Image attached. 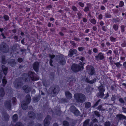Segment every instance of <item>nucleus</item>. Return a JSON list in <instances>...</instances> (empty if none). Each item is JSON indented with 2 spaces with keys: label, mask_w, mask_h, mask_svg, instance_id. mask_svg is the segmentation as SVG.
I'll list each match as a JSON object with an SVG mask.
<instances>
[{
  "label": "nucleus",
  "mask_w": 126,
  "mask_h": 126,
  "mask_svg": "<svg viewBox=\"0 0 126 126\" xmlns=\"http://www.w3.org/2000/svg\"><path fill=\"white\" fill-rule=\"evenodd\" d=\"M95 114L98 117H99L100 116V114L98 112L96 111H95L94 112Z\"/></svg>",
  "instance_id": "nucleus-46"
},
{
  "label": "nucleus",
  "mask_w": 126,
  "mask_h": 126,
  "mask_svg": "<svg viewBox=\"0 0 126 126\" xmlns=\"http://www.w3.org/2000/svg\"><path fill=\"white\" fill-rule=\"evenodd\" d=\"M120 102L122 104H124L125 103V102L123 99L122 98H120L119 99Z\"/></svg>",
  "instance_id": "nucleus-34"
},
{
  "label": "nucleus",
  "mask_w": 126,
  "mask_h": 126,
  "mask_svg": "<svg viewBox=\"0 0 126 126\" xmlns=\"http://www.w3.org/2000/svg\"><path fill=\"white\" fill-rule=\"evenodd\" d=\"M97 109L100 111H104L106 110L105 109H104L103 108H102V106L101 105L99 106L98 107H97Z\"/></svg>",
  "instance_id": "nucleus-27"
},
{
  "label": "nucleus",
  "mask_w": 126,
  "mask_h": 126,
  "mask_svg": "<svg viewBox=\"0 0 126 126\" xmlns=\"http://www.w3.org/2000/svg\"><path fill=\"white\" fill-rule=\"evenodd\" d=\"M3 117L4 119L6 121H7L9 120V116L6 113H5L3 114Z\"/></svg>",
  "instance_id": "nucleus-23"
},
{
  "label": "nucleus",
  "mask_w": 126,
  "mask_h": 126,
  "mask_svg": "<svg viewBox=\"0 0 126 126\" xmlns=\"http://www.w3.org/2000/svg\"><path fill=\"white\" fill-rule=\"evenodd\" d=\"M53 62V61L52 60V59H50V61H49V64H50V65L51 66H53V65L52 64V63Z\"/></svg>",
  "instance_id": "nucleus-59"
},
{
  "label": "nucleus",
  "mask_w": 126,
  "mask_h": 126,
  "mask_svg": "<svg viewBox=\"0 0 126 126\" xmlns=\"http://www.w3.org/2000/svg\"><path fill=\"white\" fill-rule=\"evenodd\" d=\"M51 119V118L50 116H47L45 118L44 121V126H48L50 122V121Z\"/></svg>",
  "instance_id": "nucleus-10"
},
{
  "label": "nucleus",
  "mask_w": 126,
  "mask_h": 126,
  "mask_svg": "<svg viewBox=\"0 0 126 126\" xmlns=\"http://www.w3.org/2000/svg\"><path fill=\"white\" fill-rule=\"evenodd\" d=\"M5 106L6 107L10 110L11 107V101L9 100L5 102Z\"/></svg>",
  "instance_id": "nucleus-17"
},
{
  "label": "nucleus",
  "mask_w": 126,
  "mask_h": 126,
  "mask_svg": "<svg viewBox=\"0 0 126 126\" xmlns=\"http://www.w3.org/2000/svg\"><path fill=\"white\" fill-rule=\"evenodd\" d=\"M113 28L115 31H117L118 29V26L117 24H114L113 25Z\"/></svg>",
  "instance_id": "nucleus-29"
},
{
  "label": "nucleus",
  "mask_w": 126,
  "mask_h": 126,
  "mask_svg": "<svg viewBox=\"0 0 126 126\" xmlns=\"http://www.w3.org/2000/svg\"><path fill=\"white\" fill-rule=\"evenodd\" d=\"M100 100L99 99L98 100V101L96 102V103L94 104V106L95 107L97 106L98 104V103L100 101Z\"/></svg>",
  "instance_id": "nucleus-53"
},
{
  "label": "nucleus",
  "mask_w": 126,
  "mask_h": 126,
  "mask_svg": "<svg viewBox=\"0 0 126 126\" xmlns=\"http://www.w3.org/2000/svg\"><path fill=\"white\" fill-rule=\"evenodd\" d=\"M79 4L81 7H83L84 5V4L83 3L81 2H79Z\"/></svg>",
  "instance_id": "nucleus-49"
},
{
  "label": "nucleus",
  "mask_w": 126,
  "mask_h": 126,
  "mask_svg": "<svg viewBox=\"0 0 126 126\" xmlns=\"http://www.w3.org/2000/svg\"><path fill=\"white\" fill-rule=\"evenodd\" d=\"M18 119L17 116L16 114H15L13 116L12 119L15 122Z\"/></svg>",
  "instance_id": "nucleus-26"
},
{
  "label": "nucleus",
  "mask_w": 126,
  "mask_h": 126,
  "mask_svg": "<svg viewBox=\"0 0 126 126\" xmlns=\"http://www.w3.org/2000/svg\"><path fill=\"white\" fill-rule=\"evenodd\" d=\"M28 75L29 77H30L33 80L35 81L37 79L35 77V74L33 72L29 71L28 73Z\"/></svg>",
  "instance_id": "nucleus-12"
},
{
  "label": "nucleus",
  "mask_w": 126,
  "mask_h": 126,
  "mask_svg": "<svg viewBox=\"0 0 126 126\" xmlns=\"http://www.w3.org/2000/svg\"><path fill=\"white\" fill-rule=\"evenodd\" d=\"M74 98L77 102L83 103L85 99V95L81 93H77L74 94Z\"/></svg>",
  "instance_id": "nucleus-1"
},
{
  "label": "nucleus",
  "mask_w": 126,
  "mask_h": 126,
  "mask_svg": "<svg viewBox=\"0 0 126 126\" xmlns=\"http://www.w3.org/2000/svg\"><path fill=\"white\" fill-rule=\"evenodd\" d=\"M2 68L3 71L4 73L6 75L7 73L8 68L6 67L4 65H2Z\"/></svg>",
  "instance_id": "nucleus-21"
},
{
  "label": "nucleus",
  "mask_w": 126,
  "mask_h": 126,
  "mask_svg": "<svg viewBox=\"0 0 126 126\" xmlns=\"http://www.w3.org/2000/svg\"><path fill=\"white\" fill-rule=\"evenodd\" d=\"M89 122V120H86L84 123L83 126H87Z\"/></svg>",
  "instance_id": "nucleus-31"
},
{
  "label": "nucleus",
  "mask_w": 126,
  "mask_h": 126,
  "mask_svg": "<svg viewBox=\"0 0 126 126\" xmlns=\"http://www.w3.org/2000/svg\"><path fill=\"white\" fill-rule=\"evenodd\" d=\"M111 53H112V51L111 50H109L108 51V52L107 53V54H108V55L110 56V54Z\"/></svg>",
  "instance_id": "nucleus-57"
},
{
  "label": "nucleus",
  "mask_w": 126,
  "mask_h": 126,
  "mask_svg": "<svg viewBox=\"0 0 126 126\" xmlns=\"http://www.w3.org/2000/svg\"><path fill=\"white\" fill-rule=\"evenodd\" d=\"M4 18L6 20H9V17L7 15H5L4 16Z\"/></svg>",
  "instance_id": "nucleus-39"
},
{
  "label": "nucleus",
  "mask_w": 126,
  "mask_h": 126,
  "mask_svg": "<svg viewBox=\"0 0 126 126\" xmlns=\"http://www.w3.org/2000/svg\"><path fill=\"white\" fill-rule=\"evenodd\" d=\"M70 110L74 115L78 116L79 115L80 112L74 106H71L70 108Z\"/></svg>",
  "instance_id": "nucleus-9"
},
{
  "label": "nucleus",
  "mask_w": 126,
  "mask_h": 126,
  "mask_svg": "<svg viewBox=\"0 0 126 126\" xmlns=\"http://www.w3.org/2000/svg\"><path fill=\"white\" fill-rule=\"evenodd\" d=\"M23 89L25 92L26 93H29L31 91L30 88L27 86H24Z\"/></svg>",
  "instance_id": "nucleus-19"
},
{
  "label": "nucleus",
  "mask_w": 126,
  "mask_h": 126,
  "mask_svg": "<svg viewBox=\"0 0 126 126\" xmlns=\"http://www.w3.org/2000/svg\"><path fill=\"white\" fill-rule=\"evenodd\" d=\"M105 16L107 18H110L111 17V16L108 13H106L105 14Z\"/></svg>",
  "instance_id": "nucleus-43"
},
{
  "label": "nucleus",
  "mask_w": 126,
  "mask_h": 126,
  "mask_svg": "<svg viewBox=\"0 0 126 126\" xmlns=\"http://www.w3.org/2000/svg\"><path fill=\"white\" fill-rule=\"evenodd\" d=\"M110 123L109 122H106L105 123V126H110Z\"/></svg>",
  "instance_id": "nucleus-37"
},
{
  "label": "nucleus",
  "mask_w": 126,
  "mask_h": 126,
  "mask_svg": "<svg viewBox=\"0 0 126 126\" xmlns=\"http://www.w3.org/2000/svg\"><path fill=\"white\" fill-rule=\"evenodd\" d=\"M122 110L123 111V112L125 113H126V108H125L124 107L122 108Z\"/></svg>",
  "instance_id": "nucleus-64"
},
{
  "label": "nucleus",
  "mask_w": 126,
  "mask_h": 126,
  "mask_svg": "<svg viewBox=\"0 0 126 126\" xmlns=\"http://www.w3.org/2000/svg\"><path fill=\"white\" fill-rule=\"evenodd\" d=\"M65 95L67 98H71L72 97L71 94L69 91H66L65 92Z\"/></svg>",
  "instance_id": "nucleus-20"
},
{
  "label": "nucleus",
  "mask_w": 126,
  "mask_h": 126,
  "mask_svg": "<svg viewBox=\"0 0 126 126\" xmlns=\"http://www.w3.org/2000/svg\"><path fill=\"white\" fill-rule=\"evenodd\" d=\"M95 57L96 59L98 60H102L104 59V57L102 53H100L97 56H95Z\"/></svg>",
  "instance_id": "nucleus-15"
},
{
  "label": "nucleus",
  "mask_w": 126,
  "mask_h": 126,
  "mask_svg": "<svg viewBox=\"0 0 126 126\" xmlns=\"http://www.w3.org/2000/svg\"><path fill=\"white\" fill-rule=\"evenodd\" d=\"M42 116L41 114H38L37 118L38 119H39L42 118Z\"/></svg>",
  "instance_id": "nucleus-48"
},
{
  "label": "nucleus",
  "mask_w": 126,
  "mask_h": 126,
  "mask_svg": "<svg viewBox=\"0 0 126 126\" xmlns=\"http://www.w3.org/2000/svg\"><path fill=\"white\" fill-rule=\"evenodd\" d=\"M87 72L91 75H95V71L94 68L91 65H88L86 66Z\"/></svg>",
  "instance_id": "nucleus-5"
},
{
  "label": "nucleus",
  "mask_w": 126,
  "mask_h": 126,
  "mask_svg": "<svg viewBox=\"0 0 126 126\" xmlns=\"http://www.w3.org/2000/svg\"><path fill=\"white\" fill-rule=\"evenodd\" d=\"M91 22L94 24H95L96 23L95 20L94 18L91 19L90 20Z\"/></svg>",
  "instance_id": "nucleus-36"
},
{
  "label": "nucleus",
  "mask_w": 126,
  "mask_h": 126,
  "mask_svg": "<svg viewBox=\"0 0 126 126\" xmlns=\"http://www.w3.org/2000/svg\"><path fill=\"white\" fill-rule=\"evenodd\" d=\"M17 61L21 63L22 61L23 60L21 58H19L18 59Z\"/></svg>",
  "instance_id": "nucleus-55"
},
{
  "label": "nucleus",
  "mask_w": 126,
  "mask_h": 126,
  "mask_svg": "<svg viewBox=\"0 0 126 126\" xmlns=\"http://www.w3.org/2000/svg\"><path fill=\"white\" fill-rule=\"evenodd\" d=\"M98 89L99 92L97 94V95L99 97L102 98L104 95L103 92L105 91V89L103 86L101 85L99 87Z\"/></svg>",
  "instance_id": "nucleus-7"
},
{
  "label": "nucleus",
  "mask_w": 126,
  "mask_h": 126,
  "mask_svg": "<svg viewBox=\"0 0 126 126\" xmlns=\"http://www.w3.org/2000/svg\"><path fill=\"white\" fill-rule=\"evenodd\" d=\"M70 43L73 46H74L75 47H76V44L74 41H70Z\"/></svg>",
  "instance_id": "nucleus-50"
},
{
  "label": "nucleus",
  "mask_w": 126,
  "mask_h": 126,
  "mask_svg": "<svg viewBox=\"0 0 126 126\" xmlns=\"http://www.w3.org/2000/svg\"><path fill=\"white\" fill-rule=\"evenodd\" d=\"M65 56H62L59 57L58 62L60 64L63 65L66 62L65 59Z\"/></svg>",
  "instance_id": "nucleus-11"
},
{
  "label": "nucleus",
  "mask_w": 126,
  "mask_h": 126,
  "mask_svg": "<svg viewBox=\"0 0 126 126\" xmlns=\"http://www.w3.org/2000/svg\"><path fill=\"white\" fill-rule=\"evenodd\" d=\"M72 9L75 11H76L77 10V8L74 6H73L72 7Z\"/></svg>",
  "instance_id": "nucleus-45"
},
{
  "label": "nucleus",
  "mask_w": 126,
  "mask_h": 126,
  "mask_svg": "<svg viewBox=\"0 0 126 126\" xmlns=\"http://www.w3.org/2000/svg\"><path fill=\"white\" fill-rule=\"evenodd\" d=\"M11 62H12V63H11V65L12 66H13L15 65V61L14 60H11Z\"/></svg>",
  "instance_id": "nucleus-41"
},
{
  "label": "nucleus",
  "mask_w": 126,
  "mask_h": 126,
  "mask_svg": "<svg viewBox=\"0 0 126 126\" xmlns=\"http://www.w3.org/2000/svg\"><path fill=\"white\" fill-rule=\"evenodd\" d=\"M12 100H13V102L14 103L16 102V98L15 97H13L12 99Z\"/></svg>",
  "instance_id": "nucleus-63"
},
{
  "label": "nucleus",
  "mask_w": 126,
  "mask_h": 126,
  "mask_svg": "<svg viewBox=\"0 0 126 126\" xmlns=\"http://www.w3.org/2000/svg\"><path fill=\"white\" fill-rule=\"evenodd\" d=\"M93 51L94 53H96L98 51L97 49L96 48H94L93 49Z\"/></svg>",
  "instance_id": "nucleus-60"
},
{
  "label": "nucleus",
  "mask_w": 126,
  "mask_h": 126,
  "mask_svg": "<svg viewBox=\"0 0 126 126\" xmlns=\"http://www.w3.org/2000/svg\"><path fill=\"white\" fill-rule=\"evenodd\" d=\"M0 50L3 52H7L9 50V47L5 43H2L0 45Z\"/></svg>",
  "instance_id": "nucleus-6"
},
{
  "label": "nucleus",
  "mask_w": 126,
  "mask_h": 126,
  "mask_svg": "<svg viewBox=\"0 0 126 126\" xmlns=\"http://www.w3.org/2000/svg\"><path fill=\"white\" fill-rule=\"evenodd\" d=\"M31 97L29 95H27L26 97V101L23 102L21 105L22 109L24 110H26L27 107V105L30 102Z\"/></svg>",
  "instance_id": "nucleus-3"
},
{
  "label": "nucleus",
  "mask_w": 126,
  "mask_h": 126,
  "mask_svg": "<svg viewBox=\"0 0 126 126\" xmlns=\"http://www.w3.org/2000/svg\"><path fill=\"white\" fill-rule=\"evenodd\" d=\"M115 99L116 98L115 96L114 95H112V97L111 98V99L112 101L114 100H115Z\"/></svg>",
  "instance_id": "nucleus-58"
},
{
  "label": "nucleus",
  "mask_w": 126,
  "mask_h": 126,
  "mask_svg": "<svg viewBox=\"0 0 126 126\" xmlns=\"http://www.w3.org/2000/svg\"><path fill=\"white\" fill-rule=\"evenodd\" d=\"M2 63L4 64H5L6 63V61L5 60V58L4 57H2Z\"/></svg>",
  "instance_id": "nucleus-38"
},
{
  "label": "nucleus",
  "mask_w": 126,
  "mask_h": 126,
  "mask_svg": "<svg viewBox=\"0 0 126 126\" xmlns=\"http://www.w3.org/2000/svg\"><path fill=\"white\" fill-rule=\"evenodd\" d=\"M110 40L112 42H114L115 40V38H113L112 37H110Z\"/></svg>",
  "instance_id": "nucleus-52"
},
{
  "label": "nucleus",
  "mask_w": 126,
  "mask_h": 126,
  "mask_svg": "<svg viewBox=\"0 0 126 126\" xmlns=\"http://www.w3.org/2000/svg\"><path fill=\"white\" fill-rule=\"evenodd\" d=\"M116 118L118 120L123 119L126 120V117L121 114H119L116 116Z\"/></svg>",
  "instance_id": "nucleus-13"
},
{
  "label": "nucleus",
  "mask_w": 126,
  "mask_h": 126,
  "mask_svg": "<svg viewBox=\"0 0 126 126\" xmlns=\"http://www.w3.org/2000/svg\"><path fill=\"white\" fill-rule=\"evenodd\" d=\"M79 18L80 19L81 16L82 14L80 12H78L77 13Z\"/></svg>",
  "instance_id": "nucleus-44"
},
{
  "label": "nucleus",
  "mask_w": 126,
  "mask_h": 126,
  "mask_svg": "<svg viewBox=\"0 0 126 126\" xmlns=\"http://www.w3.org/2000/svg\"><path fill=\"white\" fill-rule=\"evenodd\" d=\"M83 68V64L81 62L80 63L79 65L74 64L71 66L72 70L73 71L76 72L82 70Z\"/></svg>",
  "instance_id": "nucleus-2"
},
{
  "label": "nucleus",
  "mask_w": 126,
  "mask_h": 126,
  "mask_svg": "<svg viewBox=\"0 0 126 126\" xmlns=\"http://www.w3.org/2000/svg\"><path fill=\"white\" fill-rule=\"evenodd\" d=\"M2 72L1 71H0V82L1 81V79L2 77Z\"/></svg>",
  "instance_id": "nucleus-47"
},
{
  "label": "nucleus",
  "mask_w": 126,
  "mask_h": 126,
  "mask_svg": "<svg viewBox=\"0 0 126 126\" xmlns=\"http://www.w3.org/2000/svg\"><path fill=\"white\" fill-rule=\"evenodd\" d=\"M63 124L64 126H69L68 123L67 121H64L63 122Z\"/></svg>",
  "instance_id": "nucleus-30"
},
{
  "label": "nucleus",
  "mask_w": 126,
  "mask_h": 126,
  "mask_svg": "<svg viewBox=\"0 0 126 126\" xmlns=\"http://www.w3.org/2000/svg\"><path fill=\"white\" fill-rule=\"evenodd\" d=\"M28 115L30 118L32 119H35V114L32 111H30L28 112Z\"/></svg>",
  "instance_id": "nucleus-18"
},
{
  "label": "nucleus",
  "mask_w": 126,
  "mask_h": 126,
  "mask_svg": "<svg viewBox=\"0 0 126 126\" xmlns=\"http://www.w3.org/2000/svg\"><path fill=\"white\" fill-rule=\"evenodd\" d=\"M86 80L88 83L91 84H92L96 81V79L95 78H94L91 80H87V79H86Z\"/></svg>",
  "instance_id": "nucleus-25"
},
{
  "label": "nucleus",
  "mask_w": 126,
  "mask_h": 126,
  "mask_svg": "<svg viewBox=\"0 0 126 126\" xmlns=\"http://www.w3.org/2000/svg\"><path fill=\"white\" fill-rule=\"evenodd\" d=\"M69 53L68 54V56L70 57L72 56L74 54H76L77 53V51L75 49L72 50L70 49L69 52Z\"/></svg>",
  "instance_id": "nucleus-16"
},
{
  "label": "nucleus",
  "mask_w": 126,
  "mask_h": 126,
  "mask_svg": "<svg viewBox=\"0 0 126 126\" xmlns=\"http://www.w3.org/2000/svg\"><path fill=\"white\" fill-rule=\"evenodd\" d=\"M49 57L51 58V59H52L55 57V56L54 55H50Z\"/></svg>",
  "instance_id": "nucleus-61"
},
{
  "label": "nucleus",
  "mask_w": 126,
  "mask_h": 126,
  "mask_svg": "<svg viewBox=\"0 0 126 126\" xmlns=\"http://www.w3.org/2000/svg\"><path fill=\"white\" fill-rule=\"evenodd\" d=\"M83 10L86 12L89 11V7L88 6L85 7Z\"/></svg>",
  "instance_id": "nucleus-33"
},
{
  "label": "nucleus",
  "mask_w": 126,
  "mask_h": 126,
  "mask_svg": "<svg viewBox=\"0 0 126 126\" xmlns=\"http://www.w3.org/2000/svg\"><path fill=\"white\" fill-rule=\"evenodd\" d=\"M125 27L124 26L122 25L121 26V32H123L125 31L124 29Z\"/></svg>",
  "instance_id": "nucleus-40"
},
{
  "label": "nucleus",
  "mask_w": 126,
  "mask_h": 126,
  "mask_svg": "<svg viewBox=\"0 0 126 126\" xmlns=\"http://www.w3.org/2000/svg\"><path fill=\"white\" fill-rule=\"evenodd\" d=\"M21 82L22 80L20 79L16 80L14 83L15 87L17 88H20L22 84Z\"/></svg>",
  "instance_id": "nucleus-8"
},
{
  "label": "nucleus",
  "mask_w": 126,
  "mask_h": 126,
  "mask_svg": "<svg viewBox=\"0 0 126 126\" xmlns=\"http://www.w3.org/2000/svg\"><path fill=\"white\" fill-rule=\"evenodd\" d=\"M39 63L38 62H36L34 63L33 65V67L34 70L36 71H38Z\"/></svg>",
  "instance_id": "nucleus-14"
},
{
  "label": "nucleus",
  "mask_w": 126,
  "mask_h": 126,
  "mask_svg": "<svg viewBox=\"0 0 126 126\" xmlns=\"http://www.w3.org/2000/svg\"><path fill=\"white\" fill-rule=\"evenodd\" d=\"M85 108H88L91 106V103L89 102H85L84 103Z\"/></svg>",
  "instance_id": "nucleus-24"
},
{
  "label": "nucleus",
  "mask_w": 126,
  "mask_h": 126,
  "mask_svg": "<svg viewBox=\"0 0 126 126\" xmlns=\"http://www.w3.org/2000/svg\"><path fill=\"white\" fill-rule=\"evenodd\" d=\"M5 77H4L2 79V83L3 84V86H4L5 84L7 82L6 80L4 79Z\"/></svg>",
  "instance_id": "nucleus-32"
},
{
  "label": "nucleus",
  "mask_w": 126,
  "mask_h": 126,
  "mask_svg": "<svg viewBox=\"0 0 126 126\" xmlns=\"http://www.w3.org/2000/svg\"><path fill=\"white\" fill-rule=\"evenodd\" d=\"M15 126H23L20 123H17L16 124Z\"/></svg>",
  "instance_id": "nucleus-51"
},
{
  "label": "nucleus",
  "mask_w": 126,
  "mask_h": 126,
  "mask_svg": "<svg viewBox=\"0 0 126 126\" xmlns=\"http://www.w3.org/2000/svg\"><path fill=\"white\" fill-rule=\"evenodd\" d=\"M4 94L5 92L3 88H1L0 89V97H2Z\"/></svg>",
  "instance_id": "nucleus-22"
},
{
  "label": "nucleus",
  "mask_w": 126,
  "mask_h": 126,
  "mask_svg": "<svg viewBox=\"0 0 126 126\" xmlns=\"http://www.w3.org/2000/svg\"><path fill=\"white\" fill-rule=\"evenodd\" d=\"M102 30L104 31H106L107 29V28L105 26H103L102 28Z\"/></svg>",
  "instance_id": "nucleus-54"
},
{
  "label": "nucleus",
  "mask_w": 126,
  "mask_h": 126,
  "mask_svg": "<svg viewBox=\"0 0 126 126\" xmlns=\"http://www.w3.org/2000/svg\"><path fill=\"white\" fill-rule=\"evenodd\" d=\"M84 47H79L78 48V50L80 51H83V50L84 49Z\"/></svg>",
  "instance_id": "nucleus-42"
},
{
  "label": "nucleus",
  "mask_w": 126,
  "mask_h": 126,
  "mask_svg": "<svg viewBox=\"0 0 126 126\" xmlns=\"http://www.w3.org/2000/svg\"><path fill=\"white\" fill-rule=\"evenodd\" d=\"M59 91V87L58 86L53 85L49 89L48 93L50 94H56Z\"/></svg>",
  "instance_id": "nucleus-4"
},
{
  "label": "nucleus",
  "mask_w": 126,
  "mask_h": 126,
  "mask_svg": "<svg viewBox=\"0 0 126 126\" xmlns=\"http://www.w3.org/2000/svg\"><path fill=\"white\" fill-rule=\"evenodd\" d=\"M114 64L116 65L117 67L118 68H120L122 66L120 62L114 63Z\"/></svg>",
  "instance_id": "nucleus-28"
},
{
  "label": "nucleus",
  "mask_w": 126,
  "mask_h": 126,
  "mask_svg": "<svg viewBox=\"0 0 126 126\" xmlns=\"http://www.w3.org/2000/svg\"><path fill=\"white\" fill-rule=\"evenodd\" d=\"M93 122H98V121H97V119L95 118V119H94L93 120Z\"/></svg>",
  "instance_id": "nucleus-62"
},
{
  "label": "nucleus",
  "mask_w": 126,
  "mask_h": 126,
  "mask_svg": "<svg viewBox=\"0 0 126 126\" xmlns=\"http://www.w3.org/2000/svg\"><path fill=\"white\" fill-rule=\"evenodd\" d=\"M124 5V2L122 1H121L120 2L119 5L118 6L119 7H121L123 6Z\"/></svg>",
  "instance_id": "nucleus-35"
},
{
  "label": "nucleus",
  "mask_w": 126,
  "mask_h": 126,
  "mask_svg": "<svg viewBox=\"0 0 126 126\" xmlns=\"http://www.w3.org/2000/svg\"><path fill=\"white\" fill-rule=\"evenodd\" d=\"M123 65L124 66V68L126 70V61L123 63Z\"/></svg>",
  "instance_id": "nucleus-56"
}]
</instances>
